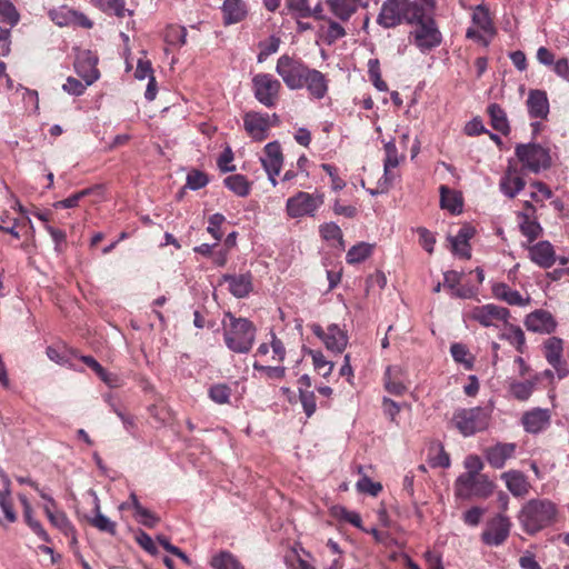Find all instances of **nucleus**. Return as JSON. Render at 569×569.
Returning <instances> with one entry per match:
<instances>
[{
  "label": "nucleus",
  "mask_w": 569,
  "mask_h": 569,
  "mask_svg": "<svg viewBox=\"0 0 569 569\" xmlns=\"http://www.w3.org/2000/svg\"><path fill=\"white\" fill-rule=\"evenodd\" d=\"M222 278L229 284V290L236 298H244L252 291V276L250 273L224 274Z\"/></svg>",
  "instance_id": "34"
},
{
  "label": "nucleus",
  "mask_w": 569,
  "mask_h": 569,
  "mask_svg": "<svg viewBox=\"0 0 569 569\" xmlns=\"http://www.w3.org/2000/svg\"><path fill=\"white\" fill-rule=\"evenodd\" d=\"M563 341L558 337H550L543 343V355L549 365L556 370L558 378L567 377L568 369L562 361Z\"/></svg>",
  "instance_id": "16"
},
{
  "label": "nucleus",
  "mask_w": 569,
  "mask_h": 569,
  "mask_svg": "<svg viewBox=\"0 0 569 569\" xmlns=\"http://www.w3.org/2000/svg\"><path fill=\"white\" fill-rule=\"evenodd\" d=\"M466 472L463 475L480 476L479 472L483 469V462L477 455H469L463 461Z\"/></svg>",
  "instance_id": "60"
},
{
  "label": "nucleus",
  "mask_w": 569,
  "mask_h": 569,
  "mask_svg": "<svg viewBox=\"0 0 569 569\" xmlns=\"http://www.w3.org/2000/svg\"><path fill=\"white\" fill-rule=\"evenodd\" d=\"M490 420V411L481 407L459 409L452 418L456 428L465 437L486 430Z\"/></svg>",
  "instance_id": "5"
},
{
  "label": "nucleus",
  "mask_w": 569,
  "mask_h": 569,
  "mask_svg": "<svg viewBox=\"0 0 569 569\" xmlns=\"http://www.w3.org/2000/svg\"><path fill=\"white\" fill-rule=\"evenodd\" d=\"M210 566L213 569H244L241 562L229 551H219L212 556Z\"/></svg>",
  "instance_id": "40"
},
{
  "label": "nucleus",
  "mask_w": 569,
  "mask_h": 569,
  "mask_svg": "<svg viewBox=\"0 0 569 569\" xmlns=\"http://www.w3.org/2000/svg\"><path fill=\"white\" fill-rule=\"evenodd\" d=\"M308 355L311 357L313 368L325 378H328L335 368L332 361L327 360L320 350H309Z\"/></svg>",
  "instance_id": "48"
},
{
  "label": "nucleus",
  "mask_w": 569,
  "mask_h": 569,
  "mask_svg": "<svg viewBox=\"0 0 569 569\" xmlns=\"http://www.w3.org/2000/svg\"><path fill=\"white\" fill-rule=\"evenodd\" d=\"M279 123V117L261 112H247L243 117V127L247 133L256 141H262L268 137L269 129Z\"/></svg>",
  "instance_id": "13"
},
{
  "label": "nucleus",
  "mask_w": 569,
  "mask_h": 569,
  "mask_svg": "<svg viewBox=\"0 0 569 569\" xmlns=\"http://www.w3.org/2000/svg\"><path fill=\"white\" fill-rule=\"evenodd\" d=\"M310 328L312 333L322 341L327 350L333 353H341L347 348L349 337L347 331L339 325L331 323L323 329L320 325L313 323Z\"/></svg>",
  "instance_id": "11"
},
{
  "label": "nucleus",
  "mask_w": 569,
  "mask_h": 569,
  "mask_svg": "<svg viewBox=\"0 0 569 569\" xmlns=\"http://www.w3.org/2000/svg\"><path fill=\"white\" fill-rule=\"evenodd\" d=\"M385 160H383V176L386 181H391L390 171L397 168L400 163L402 157L399 156L396 143L393 141H388L385 144Z\"/></svg>",
  "instance_id": "42"
},
{
  "label": "nucleus",
  "mask_w": 569,
  "mask_h": 569,
  "mask_svg": "<svg viewBox=\"0 0 569 569\" xmlns=\"http://www.w3.org/2000/svg\"><path fill=\"white\" fill-rule=\"evenodd\" d=\"M505 326V330L501 333L500 338L507 340L510 345H512L519 352H523L526 345V337L522 329L518 326L507 325Z\"/></svg>",
  "instance_id": "41"
},
{
  "label": "nucleus",
  "mask_w": 569,
  "mask_h": 569,
  "mask_svg": "<svg viewBox=\"0 0 569 569\" xmlns=\"http://www.w3.org/2000/svg\"><path fill=\"white\" fill-rule=\"evenodd\" d=\"M356 488L359 492L368 493L372 497H377L382 490L380 482H375L367 476L361 477L357 481Z\"/></svg>",
  "instance_id": "56"
},
{
  "label": "nucleus",
  "mask_w": 569,
  "mask_h": 569,
  "mask_svg": "<svg viewBox=\"0 0 569 569\" xmlns=\"http://www.w3.org/2000/svg\"><path fill=\"white\" fill-rule=\"evenodd\" d=\"M530 197L536 202H543L552 197L550 188L540 181H535L530 184Z\"/></svg>",
  "instance_id": "57"
},
{
  "label": "nucleus",
  "mask_w": 569,
  "mask_h": 569,
  "mask_svg": "<svg viewBox=\"0 0 569 569\" xmlns=\"http://www.w3.org/2000/svg\"><path fill=\"white\" fill-rule=\"evenodd\" d=\"M322 193H309L299 191L287 199L286 211L290 218L313 217L318 209L323 204Z\"/></svg>",
  "instance_id": "9"
},
{
  "label": "nucleus",
  "mask_w": 569,
  "mask_h": 569,
  "mask_svg": "<svg viewBox=\"0 0 569 569\" xmlns=\"http://www.w3.org/2000/svg\"><path fill=\"white\" fill-rule=\"evenodd\" d=\"M331 12L340 20H348L360 6V0H327Z\"/></svg>",
  "instance_id": "38"
},
{
  "label": "nucleus",
  "mask_w": 569,
  "mask_h": 569,
  "mask_svg": "<svg viewBox=\"0 0 569 569\" xmlns=\"http://www.w3.org/2000/svg\"><path fill=\"white\" fill-rule=\"evenodd\" d=\"M302 81L303 88L317 100L323 99L328 92V80L326 76L317 69L310 68Z\"/></svg>",
  "instance_id": "26"
},
{
  "label": "nucleus",
  "mask_w": 569,
  "mask_h": 569,
  "mask_svg": "<svg viewBox=\"0 0 569 569\" xmlns=\"http://www.w3.org/2000/svg\"><path fill=\"white\" fill-rule=\"evenodd\" d=\"M425 0H386L377 17V23L383 28H393L403 22L413 24L422 16Z\"/></svg>",
  "instance_id": "2"
},
{
  "label": "nucleus",
  "mask_w": 569,
  "mask_h": 569,
  "mask_svg": "<svg viewBox=\"0 0 569 569\" xmlns=\"http://www.w3.org/2000/svg\"><path fill=\"white\" fill-rule=\"evenodd\" d=\"M224 186L238 197H247L251 184L242 174H231L224 179Z\"/></svg>",
  "instance_id": "45"
},
{
  "label": "nucleus",
  "mask_w": 569,
  "mask_h": 569,
  "mask_svg": "<svg viewBox=\"0 0 569 569\" xmlns=\"http://www.w3.org/2000/svg\"><path fill=\"white\" fill-rule=\"evenodd\" d=\"M517 519L527 535L535 536L558 521L559 508L547 498L530 499L522 505Z\"/></svg>",
  "instance_id": "1"
},
{
  "label": "nucleus",
  "mask_w": 569,
  "mask_h": 569,
  "mask_svg": "<svg viewBox=\"0 0 569 569\" xmlns=\"http://www.w3.org/2000/svg\"><path fill=\"white\" fill-rule=\"evenodd\" d=\"M309 67L300 59L289 54L279 57L276 64V72L282 79L283 83L290 90H299L303 88V79L309 71Z\"/></svg>",
  "instance_id": "8"
},
{
  "label": "nucleus",
  "mask_w": 569,
  "mask_h": 569,
  "mask_svg": "<svg viewBox=\"0 0 569 569\" xmlns=\"http://www.w3.org/2000/svg\"><path fill=\"white\" fill-rule=\"evenodd\" d=\"M94 501V516L89 520L90 523L100 531L108 532L112 536L117 533L116 522L111 521L107 516L100 511V500L93 493Z\"/></svg>",
  "instance_id": "39"
},
{
  "label": "nucleus",
  "mask_w": 569,
  "mask_h": 569,
  "mask_svg": "<svg viewBox=\"0 0 569 569\" xmlns=\"http://www.w3.org/2000/svg\"><path fill=\"white\" fill-rule=\"evenodd\" d=\"M422 16L415 20L416 28L410 32L415 46L420 52L427 53L439 47L442 42V34L431 17L435 10L433 0H425Z\"/></svg>",
  "instance_id": "3"
},
{
  "label": "nucleus",
  "mask_w": 569,
  "mask_h": 569,
  "mask_svg": "<svg viewBox=\"0 0 569 569\" xmlns=\"http://www.w3.org/2000/svg\"><path fill=\"white\" fill-rule=\"evenodd\" d=\"M253 368L258 371H262L270 379H282L286 373V369L282 366H263L256 361Z\"/></svg>",
  "instance_id": "62"
},
{
  "label": "nucleus",
  "mask_w": 569,
  "mask_h": 569,
  "mask_svg": "<svg viewBox=\"0 0 569 569\" xmlns=\"http://www.w3.org/2000/svg\"><path fill=\"white\" fill-rule=\"evenodd\" d=\"M270 356L268 360L281 363L286 358V348L274 332H270Z\"/></svg>",
  "instance_id": "54"
},
{
  "label": "nucleus",
  "mask_w": 569,
  "mask_h": 569,
  "mask_svg": "<svg viewBox=\"0 0 569 569\" xmlns=\"http://www.w3.org/2000/svg\"><path fill=\"white\" fill-rule=\"evenodd\" d=\"M526 204H527V211L520 212L518 214L519 227H520L522 234L528 238V241L531 242L541 234L542 228L539 224V222L536 220V218L533 217V212H535L533 207L528 202Z\"/></svg>",
  "instance_id": "30"
},
{
  "label": "nucleus",
  "mask_w": 569,
  "mask_h": 569,
  "mask_svg": "<svg viewBox=\"0 0 569 569\" xmlns=\"http://www.w3.org/2000/svg\"><path fill=\"white\" fill-rule=\"evenodd\" d=\"M403 375L399 366H389L385 372V388L392 395L400 396L406 391V386L401 380Z\"/></svg>",
  "instance_id": "36"
},
{
  "label": "nucleus",
  "mask_w": 569,
  "mask_h": 569,
  "mask_svg": "<svg viewBox=\"0 0 569 569\" xmlns=\"http://www.w3.org/2000/svg\"><path fill=\"white\" fill-rule=\"evenodd\" d=\"M312 555L300 543H296L284 556V562L288 569H316L311 563Z\"/></svg>",
  "instance_id": "28"
},
{
  "label": "nucleus",
  "mask_w": 569,
  "mask_h": 569,
  "mask_svg": "<svg viewBox=\"0 0 569 569\" xmlns=\"http://www.w3.org/2000/svg\"><path fill=\"white\" fill-rule=\"evenodd\" d=\"M97 64L98 58L93 53L90 51H82L77 56L74 68L77 73L87 84H92L100 77Z\"/></svg>",
  "instance_id": "19"
},
{
  "label": "nucleus",
  "mask_w": 569,
  "mask_h": 569,
  "mask_svg": "<svg viewBox=\"0 0 569 569\" xmlns=\"http://www.w3.org/2000/svg\"><path fill=\"white\" fill-rule=\"evenodd\" d=\"M527 249L530 260L541 268H550L556 262V252L549 241H539Z\"/></svg>",
  "instance_id": "21"
},
{
  "label": "nucleus",
  "mask_w": 569,
  "mask_h": 569,
  "mask_svg": "<svg viewBox=\"0 0 569 569\" xmlns=\"http://www.w3.org/2000/svg\"><path fill=\"white\" fill-rule=\"evenodd\" d=\"M321 168L330 177L332 190L340 191L346 187V182L339 177L337 168L329 163H322Z\"/></svg>",
  "instance_id": "61"
},
{
  "label": "nucleus",
  "mask_w": 569,
  "mask_h": 569,
  "mask_svg": "<svg viewBox=\"0 0 569 569\" xmlns=\"http://www.w3.org/2000/svg\"><path fill=\"white\" fill-rule=\"evenodd\" d=\"M372 249L373 246L368 242L357 243L348 250L346 260L350 264L360 263L371 256Z\"/></svg>",
  "instance_id": "47"
},
{
  "label": "nucleus",
  "mask_w": 569,
  "mask_h": 569,
  "mask_svg": "<svg viewBox=\"0 0 569 569\" xmlns=\"http://www.w3.org/2000/svg\"><path fill=\"white\" fill-rule=\"evenodd\" d=\"M510 529V519L502 513H498L487 521L481 533V540L490 547L501 546L508 539Z\"/></svg>",
  "instance_id": "14"
},
{
  "label": "nucleus",
  "mask_w": 569,
  "mask_h": 569,
  "mask_svg": "<svg viewBox=\"0 0 569 569\" xmlns=\"http://www.w3.org/2000/svg\"><path fill=\"white\" fill-rule=\"evenodd\" d=\"M499 186L505 196L515 198L525 188V181L516 169L509 167Z\"/></svg>",
  "instance_id": "35"
},
{
  "label": "nucleus",
  "mask_w": 569,
  "mask_h": 569,
  "mask_svg": "<svg viewBox=\"0 0 569 569\" xmlns=\"http://www.w3.org/2000/svg\"><path fill=\"white\" fill-rule=\"evenodd\" d=\"M526 106L530 118L539 120H546L548 118L550 106L546 91L539 89L530 90Z\"/></svg>",
  "instance_id": "20"
},
{
  "label": "nucleus",
  "mask_w": 569,
  "mask_h": 569,
  "mask_svg": "<svg viewBox=\"0 0 569 569\" xmlns=\"http://www.w3.org/2000/svg\"><path fill=\"white\" fill-rule=\"evenodd\" d=\"M89 84L82 83L80 80L69 77L62 86L63 91L72 96H81Z\"/></svg>",
  "instance_id": "63"
},
{
  "label": "nucleus",
  "mask_w": 569,
  "mask_h": 569,
  "mask_svg": "<svg viewBox=\"0 0 569 569\" xmlns=\"http://www.w3.org/2000/svg\"><path fill=\"white\" fill-rule=\"evenodd\" d=\"M368 74L377 90L382 92L388 90L387 83L381 78L380 62L378 59H370L368 61Z\"/></svg>",
  "instance_id": "52"
},
{
  "label": "nucleus",
  "mask_w": 569,
  "mask_h": 569,
  "mask_svg": "<svg viewBox=\"0 0 569 569\" xmlns=\"http://www.w3.org/2000/svg\"><path fill=\"white\" fill-rule=\"evenodd\" d=\"M256 329L252 323L243 318L230 317V327L224 331L227 347L233 352H248L254 341Z\"/></svg>",
  "instance_id": "4"
},
{
  "label": "nucleus",
  "mask_w": 569,
  "mask_h": 569,
  "mask_svg": "<svg viewBox=\"0 0 569 569\" xmlns=\"http://www.w3.org/2000/svg\"><path fill=\"white\" fill-rule=\"evenodd\" d=\"M515 153L523 169L538 173L551 164L550 150L539 143H520L516 146Z\"/></svg>",
  "instance_id": "7"
},
{
  "label": "nucleus",
  "mask_w": 569,
  "mask_h": 569,
  "mask_svg": "<svg viewBox=\"0 0 569 569\" xmlns=\"http://www.w3.org/2000/svg\"><path fill=\"white\" fill-rule=\"evenodd\" d=\"M130 499H131V506H132V510H133V517L136 518V520L142 526H146L149 528L156 527L160 520L159 517L156 516L149 509L144 508L139 502V499L134 492L130 493Z\"/></svg>",
  "instance_id": "37"
},
{
  "label": "nucleus",
  "mask_w": 569,
  "mask_h": 569,
  "mask_svg": "<svg viewBox=\"0 0 569 569\" xmlns=\"http://www.w3.org/2000/svg\"><path fill=\"white\" fill-rule=\"evenodd\" d=\"M501 479L515 497H525L529 493L530 483L522 472L517 470L506 471L501 475Z\"/></svg>",
  "instance_id": "29"
},
{
  "label": "nucleus",
  "mask_w": 569,
  "mask_h": 569,
  "mask_svg": "<svg viewBox=\"0 0 569 569\" xmlns=\"http://www.w3.org/2000/svg\"><path fill=\"white\" fill-rule=\"evenodd\" d=\"M450 353L453 360L462 365L465 369L470 370L473 367V357L465 345L452 343L450 347Z\"/></svg>",
  "instance_id": "49"
},
{
  "label": "nucleus",
  "mask_w": 569,
  "mask_h": 569,
  "mask_svg": "<svg viewBox=\"0 0 569 569\" xmlns=\"http://www.w3.org/2000/svg\"><path fill=\"white\" fill-rule=\"evenodd\" d=\"M516 448L515 443H497L486 450V458L490 466L501 469L515 456Z\"/></svg>",
  "instance_id": "27"
},
{
  "label": "nucleus",
  "mask_w": 569,
  "mask_h": 569,
  "mask_svg": "<svg viewBox=\"0 0 569 569\" xmlns=\"http://www.w3.org/2000/svg\"><path fill=\"white\" fill-rule=\"evenodd\" d=\"M488 113L490 116L492 127L497 131L507 134L510 130V126L505 110L500 106L493 103L488 107Z\"/></svg>",
  "instance_id": "43"
},
{
  "label": "nucleus",
  "mask_w": 569,
  "mask_h": 569,
  "mask_svg": "<svg viewBox=\"0 0 569 569\" xmlns=\"http://www.w3.org/2000/svg\"><path fill=\"white\" fill-rule=\"evenodd\" d=\"M551 422V412L549 409L533 408L522 415L521 423L529 433H539L546 430Z\"/></svg>",
  "instance_id": "18"
},
{
  "label": "nucleus",
  "mask_w": 569,
  "mask_h": 569,
  "mask_svg": "<svg viewBox=\"0 0 569 569\" xmlns=\"http://www.w3.org/2000/svg\"><path fill=\"white\" fill-rule=\"evenodd\" d=\"M286 7L297 19L311 17V7L308 0H286Z\"/></svg>",
  "instance_id": "50"
},
{
  "label": "nucleus",
  "mask_w": 569,
  "mask_h": 569,
  "mask_svg": "<svg viewBox=\"0 0 569 569\" xmlns=\"http://www.w3.org/2000/svg\"><path fill=\"white\" fill-rule=\"evenodd\" d=\"M535 388V382H513L510 386L511 395L518 400L526 401L530 398Z\"/></svg>",
  "instance_id": "55"
},
{
  "label": "nucleus",
  "mask_w": 569,
  "mask_h": 569,
  "mask_svg": "<svg viewBox=\"0 0 569 569\" xmlns=\"http://www.w3.org/2000/svg\"><path fill=\"white\" fill-rule=\"evenodd\" d=\"M43 511L50 523L60 530L66 537L76 539V529L66 512L59 509H52L50 506H43Z\"/></svg>",
  "instance_id": "32"
},
{
  "label": "nucleus",
  "mask_w": 569,
  "mask_h": 569,
  "mask_svg": "<svg viewBox=\"0 0 569 569\" xmlns=\"http://www.w3.org/2000/svg\"><path fill=\"white\" fill-rule=\"evenodd\" d=\"M439 192L441 209L447 210L451 214H460L462 212L463 199L459 191L442 184L439 188Z\"/></svg>",
  "instance_id": "33"
},
{
  "label": "nucleus",
  "mask_w": 569,
  "mask_h": 569,
  "mask_svg": "<svg viewBox=\"0 0 569 569\" xmlns=\"http://www.w3.org/2000/svg\"><path fill=\"white\" fill-rule=\"evenodd\" d=\"M48 14L51 21L58 27H81L90 29L93 26L92 21L84 13L64 4L49 10Z\"/></svg>",
  "instance_id": "15"
},
{
  "label": "nucleus",
  "mask_w": 569,
  "mask_h": 569,
  "mask_svg": "<svg viewBox=\"0 0 569 569\" xmlns=\"http://www.w3.org/2000/svg\"><path fill=\"white\" fill-rule=\"evenodd\" d=\"M495 488L496 485L486 475H460L455 481V495L461 499H486L493 493Z\"/></svg>",
  "instance_id": "6"
},
{
  "label": "nucleus",
  "mask_w": 569,
  "mask_h": 569,
  "mask_svg": "<svg viewBox=\"0 0 569 569\" xmlns=\"http://www.w3.org/2000/svg\"><path fill=\"white\" fill-rule=\"evenodd\" d=\"M263 156L260 162L264 170H270L272 174H279L283 164V154L278 141L269 142L264 146Z\"/></svg>",
  "instance_id": "25"
},
{
  "label": "nucleus",
  "mask_w": 569,
  "mask_h": 569,
  "mask_svg": "<svg viewBox=\"0 0 569 569\" xmlns=\"http://www.w3.org/2000/svg\"><path fill=\"white\" fill-rule=\"evenodd\" d=\"M491 291L496 299L505 301L510 306L526 307L530 303V297L528 295L522 296L519 291L503 282L492 283Z\"/></svg>",
  "instance_id": "23"
},
{
  "label": "nucleus",
  "mask_w": 569,
  "mask_h": 569,
  "mask_svg": "<svg viewBox=\"0 0 569 569\" xmlns=\"http://www.w3.org/2000/svg\"><path fill=\"white\" fill-rule=\"evenodd\" d=\"M417 233L419 236V243L421 244V247L428 253H432L435 250V244H436L435 234L423 227L418 228Z\"/></svg>",
  "instance_id": "59"
},
{
  "label": "nucleus",
  "mask_w": 569,
  "mask_h": 569,
  "mask_svg": "<svg viewBox=\"0 0 569 569\" xmlns=\"http://www.w3.org/2000/svg\"><path fill=\"white\" fill-rule=\"evenodd\" d=\"M254 98L264 107H273L281 90V83L269 73H258L252 78Z\"/></svg>",
  "instance_id": "12"
},
{
  "label": "nucleus",
  "mask_w": 569,
  "mask_h": 569,
  "mask_svg": "<svg viewBox=\"0 0 569 569\" xmlns=\"http://www.w3.org/2000/svg\"><path fill=\"white\" fill-rule=\"evenodd\" d=\"M472 27L467 30V38L481 41L482 36L480 31L492 34L493 27L490 18L489 10L485 6H477L472 13Z\"/></svg>",
  "instance_id": "17"
},
{
  "label": "nucleus",
  "mask_w": 569,
  "mask_h": 569,
  "mask_svg": "<svg viewBox=\"0 0 569 569\" xmlns=\"http://www.w3.org/2000/svg\"><path fill=\"white\" fill-rule=\"evenodd\" d=\"M525 326L527 330L532 332L550 333L556 328V321L550 312L536 310L526 317Z\"/></svg>",
  "instance_id": "22"
},
{
  "label": "nucleus",
  "mask_w": 569,
  "mask_h": 569,
  "mask_svg": "<svg viewBox=\"0 0 569 569\" xmlns=\"http://www.w3.org/2000/svg\"><path fill=\"white\" fill-rule=\"evenodd\" d=\"M220 9L224 26L239 23L248 16V7L243 0H223Z\"/></svg>",
  "instance_id": "24"
},
{
  "label": "nucleus",
  "mask_w": 569,
  "mask_h": 569,
  "mask_svg": "<svg viewBox=\"0 0 569 569\" xmlns=\"http://www.w3.org/2000/svg\"><path fill=\"white\" fill-rule=\"evenodd\" d=\"M465 317L469 320L479 322L483 327H500L507 325L510 312L507 308L487 303L468 309Z\"/></svg>",
  "instance_id": "10"
},
{
  "label": "nucleus",
  "mask_w": 569,
  "mask_h": 569,
  "mask_svg": "<svg viewBox=\"0 0 569 569\" xmlns=\"http://www.w3.org/2000/svg\"><path fill=\"white\" fill-rule=\"evenodd\" d=\"M0 17L11 27H14L20 20V14L10 0H0Z\"/></svg>",
  "instance_id": "53"
},
{
  "label": "nucleus",
  "mask_w": 569,
  "mask_h": 569,
  "mask_svg": "<svg viewBox=\"0 0 569 569\" xmlns=\"http://www.w3.org/2000/svg\"><path fill=\"white\" fill-rule=\"evenodd\" d=\"M3 482H4V489L0 490V508L3 511L7 520L9 522H14L17 520V515L12 508L11 499H10V481L9 478L2 473L1 475Z\"/></svg>",
  "instance_id": "46"
},
{
  "label": "nucleus",
  "mask_w": 569,
  "mask_h": 569,
  "mask_svg": "<svg viewBox=\"0 0 569 569\" xmlns=\"http://www.w3.org/2000/svg\"><path fill=\"white\" fill-rule=\"evenodd\" d=\"M224 222V217L221 213H214L209 218L207 231L219 242L222 238L221 226Z\"/></svg>",
  "instance_id": "58"
},
{
  "label": "nucleus",
  "mask_w": 569,
  "mask_h": 569,
  "mask_svg": "<svg viewBox=\"0 0 569 569\" xmlns=\"http://www.w3.org/2000/svg\"><path fill=\"white\" fill-rule=\"evenodd\" d=\"M208 183V178L204 173L200 171H191L187 176V187L191 190H198L203 188Z\"/></svg>",
  "instance_id": "64"
},
{
  "label": "nucleus",
  "mask_w": 569,
  "mask_h": 569,
  "mask_svg": "<svg viewBox=\"0 0 569 569\" xmlns=\"http://www.w3.org/2000/svg\"><path fill=\"white\" fill-rule=\"evenodd\" d=\"M475 229L471 226H463L460 228L458 233L452 237H448L451 244V251L462 258L470 257L469 240L473 237Z\"/></svg>",
  "instance_id": "31"
},
{
  "label": "nucleus",
  "mask_w": 569,
  "mask_h": 569,
  "mask_svg": "<svg viewBox=\"0 0 569 569\" xmlns=\"http://www.w3.org/2000/svg\"><path fill=\"white\" fill-rule=\"evenodd\" d=\"M319 232L323 240L336 244L340 248H345V241L340 227L335 222H326L319 227Z\"/></svg>",
  "instance_id": "44"
},
{
  "label": "nucleus",
  "mask_w": 569,
  "mask_h": 569,
  "mask_svg": "<svg viewBox=\"0 0 569 569\" xmlns=\"http://www.w3.org/2000/svg\"><path fill=\"white\" fill-rule=\"evenodd\" d=\"M208 395L213 402L226 405L229 403L231 389L226 383H216L209 388Z\"/></svg>",
  "instance_id": "51"
}]
</instances>
